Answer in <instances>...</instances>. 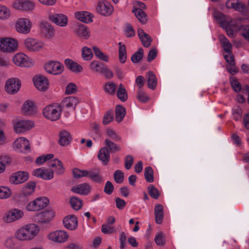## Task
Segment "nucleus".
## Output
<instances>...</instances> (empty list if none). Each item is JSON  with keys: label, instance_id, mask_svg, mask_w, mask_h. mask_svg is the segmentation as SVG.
I'll return each mask as SVG.
<instances>
[{"label": "nucleus", "instance_id": "13", "mask_svg": "<svg viewBox=\"0 0 249 249\" xmlns=\"http://www.w3.org/2000/svg\"><path fill=\"white\" fill-rule=\"evenodd\" d=\"M69 237L68 233L63 230H57L52 231L47 235V238L49 240L60 244L66 242Z\"/></svg>", "mask_w": 249, "mask_h": 249}, {"label": "nucleus", "instance_id": "51", "mask_svg": "<svg viewBox=\"0 0 249 249\" xmlns=\"http://www.w3.org/2000/svg\"><path fill=\"white\" fill-rule=\"evenodd\" d=\"M143 56V50L142 48H139L138 51L134 53L131 56V60L134 63L139 62Z\"/></svg>", "mask_w": 249, "mask_h": 249}, {"label": "nucleus", "instance_id": "16", "mask_svg": "<svg viewBox=\"0 0 249 249\" xmlns=\"http://www.w3.org/2000/svg\"><path fill=\"white\" fill-rule=\"evenodd\" d=\"M54 213L51 210H46L36 214L34 217L35 222L45 224L49 222L53 219Z\"/></svg>", "mask_w": 249, "mask_h": 249}, {"label": "nucleus", "instance_id": "53", "mask_svg": "<svg viewBox=\"0 0 249 249\" xmlns=\"http://www.w3.org/2000/svg\"><path fill=\"white\" fill-rule=\"evenodd\" d=\"M82 55L85 60H89L93 56V53L89 48L84 47L82 49Z\"/></svg>", "mask_w": 249, "mask_h": 249}, {"label": "nucleus", "instance_id": "59", "mask_svg": "<svg viewBox=\"0 0 249 249\" xmlns=\"http://www.w3.org/2000/svg\"><path fill=\"white\" fill-rule=\"evenodd\" d=\"M148 192L150 195V196L154 198V199H158L160 194L159 192V191L152 185H150L148 188Z\"/></svg>", "mask_w": 249, "mask_h": 249}, {"label": "nucleus", "instance_id": "24", "mask_svg": "<svg viewBox=\"0 0 249 249\" xmlns=\"http://www.w3.org/2000/svg\"><path fill=\"white\" fill-rule=\"evenodd\" d=\"M63 223L65 228L73 231L76 229L78 226L77 218L74 215H68L64 218Z\"/></svg>", "mask_w": 249, "mask_h": 249}, {"label": "nucleus", "instance_id": "48", "mask_svg": "<svg viewBox=\"0 0 249 249\" xmlns=\"http://www.w3.org/2000/svg\"><path fill=\"white\" fill-rule=\"evenodd\" d=\"M11 191L7 187L0 186V199H6L11 195Z\"/></svg>", "mask_w": 249, "mask_h": 249}, {"label": "nucleus", "instance_id": "23", "mask_svg": "<svg viewBox=\"0 0 249 249\" xmlns=\"http://www.w3.org/2000/svg\"><path fill=\"white\" fill-rule=\"evenodd\" d=\"M33 174L44 180H50L53 178V171L50 169L38 168L34 170Z\"/></svg>", "mask_w": 249, "mask_h": 249}, {"label": "nucleus", "instance_id": "34", "mask_svg": "<svg viewBox=\"0 0 249 249\" xmlns=\"http://www.w3.org/2000/svg\"><path fill=\"white\" fill-rule=\"evenodd\" d=\"M87 177L91 180L97 183H101L102 181V177L100 174V171L98 169H92L88 170Z\"/></svg>", "mask_w": 249, "mask_h": 249}, {"label": "nucleus", "instance_id": "2", "mask_svg": "<svg viewBox=\"0 0 249 249\" xmlns=\"http://www.w3.org/2000/svg\"><path fill=\"white\" fill-rule=\"evenodd\" d=\"M11 7L17 11L29 13L35 10L36 4L32 0H14Z\"/></svg>", "mask_w": 249, "mask_h": 249}, {"label": "nucleus", "instance_id": "28", "mask_svg": "<svg viewBox=\"0 0 249 249\" xmlns=\"http://www.w3.org/2000/svg\"><path fill=\"white\" fill-rule=\"evenodd\" d=\"M98 159L103 162L104 165H107L110 160V154L107 147L101 148L98 152Z\"/></svg>", "mask_w": 249, "mask_h": 249}, {"label": "nucleus", "instance_id": "22", "mask_svg": "<svg viewBox=\"0 0 249 249\" xmlns=\"http://www.w3.org/2000/svg\"><path fill=\"white\" fill-rule=\"evenodd\" d=\"M48 19L51 22L60 27H65L68 25V17L62 14H50Z\"/></svg>", "mask_w": 249, "mask_h": 249}, {"label": "nucleus", "instance_id": "6", "mask_svg": "<svg viewBox=\"0 0 249 249\" xmlns=\"http://www.w3.org/2000/svg\"><path fill=\"white\" fill-rule=\"evenodd\" d=\"M49 204V200L45 196H40L29 202L26 206V209L29 212H36L43 209Z\"/></svg>", "mask_w": 249, "mask_h": 249}, {"label": "nucleus", "instance_id": "46", "mask_svg": "<svg viewBox=\"0 0 249 249\" xmlns=\"http://www.w3.org/2000/svg\"><path fill=\"white\" fill-rule=\"evenodd\" d=\"M106 135L109 139L116 142H121V137L114 130L111 128H107L106 130Z\"/></svg>", "mask_w": 249, "mask_h": 249}, {"label": "nucleus", "instance_id": "38", "mask_svg": "<svg viewBox=\"0 0 249 249\" xmlns=\"http://www.w3.org/2000/svg\"><path fill=\"white\" fill-rule=\"evenodd\" d=\"M11 16L10 8L7 6L0 4V19L6 20Z\"/></svg>", "mask_w": 249, "mask_h": 249}, {"label": "nucleus", "instance_id": "15", "mask_svg": "<svg viewBox=\"0 0 249 249\" xmlns=\"http://www.w3.org/2000/svg\"><path fill=\"white\" fill-rule=\"evenodd\" d=\"M33 81L35 86L39 91H45L49 87V81L44 75H36L33 77Z\"/></svg>", "mask_w": 249, "mask_h": 249}, {"label": "nucleus", "instance_id": "58", "mask_svg": "<svg viewBox=\"0 0 249 249\" xmlns=\"http://www.w3.org/2000/svg\"><path fill=\"white\" fill-rule=\"evenodd\" d=\"M230 83L235 91L238 92L241 90V86L235 77H231L230 78Z\"/></svg>", "mask_w": 249, "mask_h": 249}, {"label": "nucleus", "instance_id": "35", "mask_svg": "<svg viewBox=\"0 0 249 249\" xmlns=\"http://www.w3.org/2000/svg\"><path fill=\"white\" fill-rule=\"evenodd\" d=\"M154 213L155 221L157 224H161L163 216V207L161 204H157L155 207Z\"/></svg>", "mask_w": 249, "mask_h": 249}, {"label": "nucleus", "instance_id": "45", "mask_svg": "<svg viewBox=\"0 0 249 249\" xmlns=\"http://www.w3.org/2000/svg\"><path fill=\"white\" fill-rule=\"evenodd\" d=\"M90 66V69L92 71L100 73H101L104 68L105 67V66L103 64L96 60L92 61Z\"/></svg>", "mask_w": 249, "mask_h": 249}, {"label": "nucleus", "instance_id": "50", "mask_svg": "<svg viewBox=\"0 0 249 249\" xmlns=\"http://www.w3.org/2000/svg\"><path fill=\"white\" fill-rule=\"evenodd\" d=\"M120 46L119 49V59L121 63H124L126 59V53L125 46L122 44V42L119 43Z\"/></svg>", "mask_w": 249, "mask_h": 249}, {"label": "nucleus", "instance_id": "3", "mask_svg": "<svg viewBox=\"0 0 249 249\" xmlns=\"http://www.w3.org/2000/svg\"><path fill=\"white\" fill-rule=\"evenodd\" d=\"M62 108L58 104H53L45 107L43 110L44 117L51 121H56L61 117Z\"/></svg>", "mask_w": 249, "mask_h": 249}, {"label": "nucleus", "instance_id": "40", "mask_svg": "<svg viewBox=\"0 0 249 249\" xmlns=\"http://www.w3.org/2000/svg\"><path fill=\"white\" fill-rule=\"evenodd\" d=\"M118 98L122 102L125 101L127 99V93L124 86L121 84L116 92Z\"/></svg>", "mask_w": 249, "mask_h": 249}, {"label": "nucleus", "instance_id": "26", "mask_svg": "<svg viewBox=\"0 0 249 249\" xmlns=\"http://www.w3.org/2000/svg\"><path fill=\"white\" fill-rule=\"evenodd\" d=\"M74 31L81 38L87 39L90 36V32L88 28L83 24H79L75 26Z\"/></svg>", "mask_w": 249, "mask_h": 249}, {"label": "nucleus", "instance_id": "60", "mask_svg": "<svg viewBox=\"0 0 249 249\" xmlns=\"http://www.w3.org/2000/svg\"><path fill=\"white\" fill-rule=\"evenodd\" d=\"M114 178L117 183H121L124 180V173L121 170H117L114 174Z\"/></svg>", "mask_w": 249, "mask_h": 249}, {"label": "nucleus", "instance_id": "17", "mask_svg": "<svg viewBox=\"0 0 249 249\" xmlns=\"http://www.w3.org/2000/svg\"><path fill=\"white\" fill-rule=\"evenodd\" d=\"M96 9L98 12L104 16L110 15L114 10L111 4L108 1L105 0L99 1L98 2Z\"/></svg>", "mask_w": 249, "mask_h": 249}, {"label": "nucleus", "instance_id": "30", "mask_svg": "<svg viewBox=\"0 0 249 249\" xmlns=\"http://www.w3.org/2000/svg\"><path fill=\"white\" fill-rule=\"evenodd\" d=\"M138 36L143 45L145 47H148L150 46L152 39L149 35L144 32L141 28L138 29Z\"/></svg>", "mask_w": 249, "mask_h": 249}, {"label": "nucleus", "instance_id": "57", "mask_svg": "<svg viewBox=\"0 0 249 249\" xmlns=\"http://www.w3.org/2000/svg\"><path fill=\"white\" fill-rule=\"evenodd\" d=\"M73 176L75 178H80L82 177H87L88 170H81L77 168L74 169L72 171Z\"/></svg>", "mask_w": 249, "mask_h": 249}, {"label": "nucleus", "instance_id": "5", "mask_svg": "<svg viewBox=\"0 0 249 249\" xmlns=\"http://www.w3.org/2000/svg\"><path fill=\"white\" fill-rule=\"evenodd\" d=\"M18 43L17 39L11 37L0 38V51L11 53L17 50Z\"/></svg>", "mask_w": 249, "mask_h": 249}, {"label": "nucleus", "instance_id": "52", "mask_svg": "<svg viewBox=\"0 0 249 249\" xmlns=\"http://www.w3.org/2000/svg\"><path fill=\"white\" fill-rule=\"evenodd\" d=\"M155 242L157 245L163 246L165 244V238L164 234L161 232H158L155 235Z\"/></svg>", "mask_w": 249, "mask_h": 249}, {"label": "nucleus", "instance_id": "25", "mask_svg": "<svg viewBox=\"0 0 249 249\" xmlns=\"http://www.w3.org/2000/svg\"><path fill=\"white\" fill-rule=\"evenodd\" d=\"M71 190L74 193L87 196L91 191V186L87 183H83L73 186Z\"/></svg>", "mask_w": 249, "mask_h": 249}, {"label": "nucleus", "instance_id": "12", "mask_svg": "<svg viewBox=\"0 0 249 249\" xmlns=\"http://www.w3.org/2000/svg\"><path fill=\"white\" fill-rule=\"evenodd\" d=\"M24 215V212L22 210L13 208L5 214L3 220L7 223H11L21 219Z\"/></svg>", "mask_w": 249, "mask_h": 249}, {"label": "nucleus", "instance_id": "7", "mask_svg": "<svg viewBox=\"0 0 249 249\" xmlns=\"http://www.w3.org/2000/svg\"><path fill=\"white\" fill-rule=\"evenodd\" d=\"M33 26L31 20L28 18H19L15 22L16 31L19 34L27 35L30 33Z\"/></svg>", "mask_w": 249, "mask_h": 249}, {"label": "nucleus", "instance_id": "33", "mask_svg": "<svg viewBox=\"0 0 249 249\" xmlns=\"http://www.w3.org/2000/svg\"><path fill=\"white\" fill-rule=\"evenodd\" d=\"M78 103V100L76 97L69 96L63 99L61 102V105L63 107L74 108Z\"/></svg>", "mask_w": 249, "mask_h": 249}, {"label": "nucleus", "instance_id": "44", "mask_svg": "<svg viewBox=\"0 0 249 249\" xmlns=\"http://www.w3.org/2000/svg\"><path fill=\"white\" fill-rule=\"evenodd\" d=\"M125 115V109L121 106H117L116 107V120L118 122H121Z\"/></svg>", "mask_w": 249, "mask_h": 249}, {"label": "nucleus", "instance_id": "61", "mask_svg": "<svg viewBox=\"0 0 249 249\" xmlns=\"http://www.w3.org/2000/svg\"><path fill=\"white\" fill-rule=\"evenodd\" d=\"M77 91V87L75 84L71 83L69 84L66 89V93L67 94H71L76 93Z\"/></svg>", "mask_w": 249, "mask_h": 249}, {"label": "nucleus", "instance_id": "32", "mask_svg": "<svg viewBox=\"0 0 249 249\" xmlns=\"http://www.w3.org/2000/svg\"><path fill=\"white\" fill-rule=\"evenodd\" d=\"M49 166L53 168L54 172L57 174H62L64 172L65 168L62 162L58 159H55L51 160Z\"/></svg>", "mask_w": 249, "mask_h": 249}, {"label": "nucleus", "instance_id": "1", "mask_svg": "<svg viewBox=\"0 0 249 249\" xmlns=\"http://www.w3.org/2000/svg\"><path fill=\"white\" fill-rule=\"evenodd\" d=\"M40 231L39 227L35 223H28L18 229L15 232V238L20 242L33 240Z\"/></svg>", "mask_w": 249, "mask_h": 249}, {"label": "nucleus", "instance_id": "27", "mask_svg": "<svg viewBox=\"0 0 249 249\" xmlns=\"http://www.w3.org/2000/svg\"><path fill=\"white\" fill-rule=\"evenodd\" d=\"M71 136L69 132L66 130L60 131L58 140V143L60 145L62 146L68 145L71 143Z\"/></svg>", "mask_w": 249, "mask_h": 249}, {"label": "nucleus", "instance_id": "9", "mask_svg": "<svg viewBox=\"0 0 249 249\" xmlns=\"http://www.w3.org/2000/svg\"><path fill=\"white\" fill-rule=\"evenodd\" d=\"M44 69L47 73L57 75L61 74L63 72L64 67L59 61L50 60L45 63Z\"/></svg>", "mask_w": 249, "mask_h": 249}, {"label": "nucleus", "instance_id": "42", "mask_svg": "<svg viewBox=\"0 0 249 249\" xmlns=\"http://www.w3.org/2000/svg\"><path fill=\"white\" fill-rule=\"evenodd\" d=\"M219 39L220 42L222 43V46L224 51L226 52V53L231 52V44L226 37L223 35H220Z\"/></svg>", "mask_w": 249, "mask_h": 249}, {"label": "nucleus", "instance_id": "21", "mask_svg": "<svg viewBox=\"0 0 249 249\" xmlns=\"http://www.w3.org/2000/svg\"><path fill=\"white\" fill-rule=\"evenodd\" d=\"M39 26L41 34L46 38H51L54 34V29L53 26L47 21H41Z\"/></svg>", "mask_w": 249, "mask_h": 249}, {"label": "nucleus", "instance_id": "63", "mask_svg": "<svg viewBox=\"0 0 249 249\" xmlns=\"http://www.w3.org/2000/svg\"><path fill=\"white\" fill-rule=\"evenodd\" d=\"M120 249H124L126 245V236L124 232L120 233Z\"/></svg>", "mask_w": 249, "mask_h": 249}, {"label": "nucleus", "instance_id": "31", "mask_svg": "<svg viewBox=\"0 0 249 249\" xmlns=\"http://www.w3.org/2000/svg\"><path fill=\"white\" fill-rule=\"evenodd\" d=\"M64 63L67 68L72 72H80L83 71L81 65L70 59H65Z\"/></svg>", "mask_w": 249, "mask_h": 249}, {"label": "nucleus", "instance_id": "43", "mask_svg": "<svg viewBox=\"0 0 249 249\" xmlns=\"http://www.w3.org/2000/svg\"><path fill=\"white\" fill-rule=\"evenodd\" d=\"M105 144L109 148L111 152L120 151L121 150V146L115 143L108 138L105 140Z\"/></svg>", "mask_w": 249, "mask_h": 249}, {"label": "nucleus", "instance_id": "11", "mask_svg": "<svg viewBox=\"0 0 249 249\" xmlns=\"http://www.w3.org/2000/svg\"><path fill=\"white\" fill-rule=\"evenodd\" d=\"M20 111L25 116H33L37 114V108L34 101L27 100L22 104Z\"/></svg>", "mask_w": 249, "mask_h": 249}, {"label": "nucleus", "instance_id": "10", "mask_svg": "<svg viewBox=\"0 0 249 249\" xmlns=\"http://www.w3.org/2000/svg\"><path fill=\"white\" fill-rule=\"evenodd\" d=\"M24 47L30 52H37L44 47V43L39 40L33 37H27L23 41Z\"/></svg>", "mask_w": 249, "mask_h": 249}, {"label": "nucleus", "instance_id": "37", "mask_svg": "<svg viewBox=\"0 0 249 249\" xmlns=\"http://www.w3.org/2000/svg\"><path fill=\"white\" fill-rule=\"evenodd\" d=\"M148 87L154 89L157 84V79L153 72L149 71L146 74Z\"/></svg>", "mask_w": 249, "mask_h": 249}, {"label": "nucleus", "instance_id": "39", "mask_svg": "<svg viewBox=\"0 0 249 249\" xmlns=\"http://www.w3.org/2000/svg\"><path fill=\"white\" fill-rule=\"evenodd\" d=\"M133 12L140 22L144 24L147 22L146 15L142 9L135 8L133 10Z\"/></svg>", "mask_w": 249, "mask_h": 249}, {"label": "nucleus", "instance_id": "64", "mask_svg": "<svg viewBox=\"0 0 249 249\" xmlns=\"http://www.w3.org/2000/svg\"><path fill=\"white\" fill-rule=\"evenodd\" d=\"M68 249H82V246L76 242H70L67 246Z\"/></svg>", "mask_w": 249, "mask_h": 249}, {"label": "nucleus", "instance_id": "55", "mask_svg": "<svg viewBox=\"0 0 249 249\" xmlns=\"http://www.w3.org/2000/svg\"><path fill=\"white\" fill-rule=\"evenodd\" d=\"M137 98L142 103H146L149 100L148 95L142 89H138Z\"/></svg>", "mask_w": 249, "mask_h": 249}, {"label": "nucleus", "instance_id": "47", "mask_svg": "<svg viewBox=\"0 0 249 249\" xmlns=\"http://www.w3.org/2000/svg\"><path fill=\"white\" fill-rule=\"evenodd\" d=\"M93 50L94 52L95 55L99 59L105 62H108L109 61L108 55L104 53L100 50L98 47L94 46L93 47Z\"/></svg>", "mask_w": 249, "mask_h": 249}, {"label": "nucleus", "instance_id": "62", "mask_svg": "<svg viewBox=\"0 0 249 249\" xmlns=\"http://www.w3.org/2000/svg\"><path fill=\"white\" fill-rule=\"evenodd\" d=\"M102 231L105 234H111L114 231L113 226H111L108 224H103L101 227Z\"/></svg>", "mask_w": 249, "mask_h": 249}, {"label": "nucleus", "instance_id": "8", "mask_svg": "<svg viewBox=\"0 0 249 249\" xmlns=\"http://www.w3.org/2000/svg\"><path fill=\"white\" fill-rule=\"evenodd\" d=\"M12 60L16 66L20 67H31L35 64L34 59L22 53H18L15 54Z\"/></svg>", "mask_w": 249, "mask_h": 249}, {"label": "nucleus", "instance_id": "14", "mask_svg": "<svg viewBox=\"0 0 249 249\" xmlns=\"http://www.w3.org/2000/svg\"><path fill=\"white\" fill-rule=\"evenodd\" d=\"M21 85L20 80L15 77L8 79L5 84V90L10 94H15L19 90Z\"/></svg>", "mask_w": 249, "mask_h": 249}, {"label": "nucleus", "instance_id": "56", "mask_svg": "<svg viewBox=\"0 0 249 249\" xmlns=\"http://www.w3.org/2000/svg\"><path fill=\"white\" fill-rule=\"evenodd\" d=\"M12 66L10 59L5 56H0V67L8 69Z\"/></svg>", "mask_w": 249, "mask_h": 249}, {"label": "nucleus", "instance_id": "4", "mask_svg": "<svg viewBox=\"0 0 249 249\" xmlns=\"http://www.w3.org/2000/svg\"><path fill=\"white\" fill-rule=\"evenodd\" d=\"M13 130L17 134H22L33 128V121L21 118H15L12 121Z\"/></svg>", "mask_w": 249, "mask_h": 249}, {"label": "nucleus", "instance_id": "18", "mask_svg": "<svg viewBox=\"0 0 249 249\" xmlns=\"http://www.w3.org/2000/svg\"><path fill=\"white\" fill-rule=\"evenodd\" d=\"M215 17L219 20L221 26L225 29L228 35L230 36H232V20L231 18L225 17L220 13H217L215 15Z\"/></svg>", "mask_w": 249, "mask_h": 249}, {"label": "nucleus", "instance_id": "20", "mask_svg": "<svg viewBox=\"0 0 249 249\" xmlns=\"http://www.w3.org/2000/svg\"><path fill=\"white\" fill-rule=\"evenodd\" d=\"M29 174L25 171H18L13 173L9 178V182L13 184H19L28 180Z\"/></svg>", "mask_w": 249, "mask_h": 249}, {"label": "nucleus", "instance_id": "41", "mask_svg": "<svg viewBox=\"0 0 249 249\" xmlns=\"http://www.w3.org/2000/svg\"><path fill=\"white\" fill-rule=\"evenodd\" d=\"M116 85L112 82H108L104 86V89L106 93L109 95H114L116 91Z\"/></svg>", "mask_w": 249, "mask_h": 249}, {"label": "nucleus", "instance_id": "54", "mask_svg": "<svg viewBox=\"0 0 249 249\" xmlns=\"http://www.w3.org/2000/svg\"><path fill=\"white\" fill-rule=\"evenodd\" d=\"M144 177L147 182H152L154 181L153 170L150 166L145 168Z\"/></svg>", "mask_w": 249, "mask_h": 249}, {"label": "nucleus", "instance_id": "36", "mask_svg": "<svg viewBox=\"0 0 249 249\" xmlns=\"http://www.w3.org/2000/svg\"><path fill=\"white\" fill-rule=\"evenodd\" d=\"M35 188V182H29L22 188L21 194L24 196H30L34 192Z\"/></svg>", "mask_w": 249, "mask_h": 249}, {"label": "nucleus", "instance_id": "29", "mask_svg": "<svg viewBox=\"0 0 249 249\" xmlns=\"http://www.w3.org/2000/svg\"><path fill=\"white\" fill-rule=\"evenodd\" d=\"M92 17L90 13L86 11H79L75 13V17L77 19L87 23L92 21Z\"/></svg>", "mask_w": 249, "mask_h": 249}, {"label": "nucleus", "instance_id": "19", "mask_svg": "<svg viewBox=\"0 0 249 249\" xmlns=\"http://www.w3.org/2000/svg\"><path fill=\"white\" fill-rule=\"evenodd\" d=\"M14 148L18 152H26L30 150V142L28 139L21 137L18 138L13 143Z\"/></svg>", "mask_w": 249, "mask_h": 249}, {"label": "nucleus", "instance_id": "49", "mask_svg": "<svg viewBox=\"0 0 249 249\" xmlns=\"http://www.w3.org/2000/svg\"><path fill=\"white\" fill-rule=\"evenodd\" d=\"M70 203L72 208L75 210H79L82 206V201L76 197H73L70 199Z\"/></svg>", "mask_w": 249, "mask_h": 249}]
</instances>
